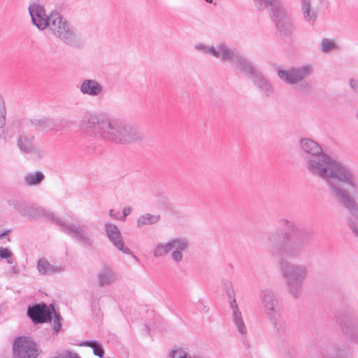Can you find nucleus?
<instances>
[{"label":"nucleus","instance_id":"f257e3e1","mask_svg":"<svg viewBox=\"0 0 358 358\" xmlns=\"http://www.w3.org/2000/svg\"><path fill=\"white\" fill-rule=\"evenodd\" d=\"M307 171L322 179L329 194L343 207L358 217V174L343 162L323 152L321 146L310 138L300 141Z\"/></svg>","mask_w":358,"mask_h":358},{"label":"nucleus","instance_id":"f03ea898","mask_svg":"<svg viewBox=\"0 0 358 358\" xmlns=\"http://www.w3.org/2000/svg\"><path fill=\"white\" fill-rule=\"evenodd\" d=\"M83 137L88 142L104 140L115 144L127 145L141 141L143 134L120 119L100 118L93 111H87L79 122Z\"/></svg>","mask_w":358,"mask_h":358},{"label":"nucleus","instance_id":"7ed1b4c3","mask_svg":"<svg viewBox=\"0 0 358 358\" xmlns=\"http://www.w3.org/2000/svg\"><path fill=\"white\" fill-rule=\"evenodd\" d=\"M312 236L311 231L294 223L288 224V231L280 237L278 234H271L268 245L276 248L282 259L299 257Z\"/></svg>","mask_w":358,"mask_h":358},{"label":"nucleus","instance_id":"20e7f679","mask_svg":"<svg viewBox=\"0 0 358 358\" xmlns=\"http://www.w3.org/2000/svg\"><path fill=\"white\" fill-rule=\"evenodd\" d=\"M279 271L285 280L288 294L294 299L299 298L303 292V285L308 275L307 266L282 260L279 264Z\"/></svg>","mask_w":358,"mask_h":358},{"label":"nucleus","instance_id":"39448f33","mask_svg":"<svg viewBox=\"0 0 358 358\" xmlns=\"http://www.w3.org/2000/svg\"><path fill=\"white\" fill-rule=\"evenodd\" d=\"M313 72V66L310 64L293 67L288 70H278V76L285 83L294 85V89L301 93L310 91L311 85L305 80Z\"/></svg>","mask_w":358,"mask_h":358},{"label":"nucleus","instance_id":"423d86ee","mask_svg":"<svg viewBox=\"0 0 358 358\" xmlns=\"http://www.w3.org/2000/svg\"><path fill=\"white\" fill-rule=\"evenodd\" d=\"M47 29H50L54 36L66 43H71L76 39V34L70 24L56 10L50 13Z\"/></svg>","mask_w":358,"mask_h":358},{"label":"nucleus","instance_id":"0eeeda50","mask_svg":"<svg viewBox=\"0 0 358 358\" xmlns=\"http://www.w3.org/2000/svg\"><path fill=\"white\" fill-rule=\"evenodd\" d=\"M260 302L273 329L279 333L283 328V324L278 320L279 314L277 310L278 301L273 292L270 289L262 291L260 294Z\"/></svg>","mask_w":358,"mask_h":358},{"label":"nucleus","instance_id":"6e6552de","mask_svg":"<svg viewBox=\"0 0 358 358\" xmlns=\"http://www.w3.org/2000/svg\"><path fill=\"white\" fill-rule=\"evenodd\" d=\"M275 27L281 36L289 37L295 31V26L287 8L282 4L270 13Z\"/></svg>","mask_w":358,"mask_h":358},{"label":"nucleus","instance_id":"1a4fd4ad","mask_svg":"<svg viewBox=\"0 0 358 358\" xmlns=\"http://www.w3.org/2000/svg\"><path fill=\"white\" fill-rule=\"evenodd\" d=\"M39 351L35 343L27 337L16 339L13 345V358H36Z\"/></svg>","mask_w":358,"mask_h":358},{"label":"nucleus","instance_id":"9d476101","mask_svg":"<svg viewBox=\"0 0 358 358\" xmlns=\"http://www.w3.org/2000/svg\"><path fill=\"white\" fill-rule=\"evenodd\" d=\"M62 230L68 235L76 238L80 243L85 247L92 245L93 239L87 231L85 225L60 223Z\"/></svg>","mask_w":358,"mask_h":358},{"label":"nucleus","instance_id":"9b49d317","mask_svg":"<svg viewBox=\"0 0 358 358\" xmlns=\"http://www.w3.org/2000/svg\"><path fill=\"white\" fill-rule=\"evenodd\" d=\"M105 231L107 237L117 249L124 254L132 255L134 259L138 261V257L132 254V252L128 247L125 246L121 231L117 225L110 222H106Z\"/></svg>","mask_w":358,"mask_h":358},{"label":"nucleus","instance_id":"f8f14e48","mask_svg":"<svg viewBox=\"0 0 358 358\" xmlns=\"http://www.w3.org/2000/svg\"><path fill=\"white\" fill-rule=\"evenodd\" d=\"M28 10L33 24L39 30L43 31L47 29L49 14L46 13L44 6L39 3L34 2L29 5Z\"/></svg>","mask_w":358,"mask_h":358},{"label":"nucleus","instance_id":"ddd939ff","mask_svg":"<svg viewBox=\"0 0 358 358\" xmlns=\"http://www.w3.org/2000/svg\"><path fill=\"white\" fill-rule=\"evenodd\" d=\"M79 90L83 95L90 97H99L105 94V87L103 83L91 78L83 79L80 83Z\"/></svg>","mask_w":358,"mask_h":358},{"label":"nucleus","instance_id":"4468645a","mask_svg":"<svg viewBox=\"0 0 358 358\" xmlns=\"http://www.w3.org/2000/svg\"><path fill=\"white\" fill-rule=\"evenodd\" d=\"M300 12L303 22L313 26L319 17V11L313 4V0H299Z\"/></svg>","mask_w":358,"mask_h":358},{"label":"nucleus","instance_id":"2eb2a0df","mask_svg":"<svg viewBox=\"0 0 358 358\" xmlns=\"http://www.w3.org/2000/svg\"><path fill=\"white\" fill-rule=\"evenodd\" d=\"M15 208L22 216L36 218L43 216L56 222H59V218L56 217L52 213L41 208H35L33 206H25L24 204H18L15 206Z\"/></svg>","mask_w":358,"mask_h":358},{"label":"nucleus","instance_id":"dca6fc26","mask_svg":"<svg viewBox=\"0 0 358 358\" xmlns=\"http://www.w3.org/2000/svg\"><path fill=\"white\" fill-rule=\"evenodd\" d=\"M17 145L23 153H35L41 156V150L36 146L34 136L24 132L21 133L17 138Z\"/></svg>","mask_w":358,"mask_h":358},{"label":"nucleus","instance_id":"f3484780","mask_svg":"<svg viewBox=\"0 0 358 358\" xmlns=\"http://www.w3.org/2000/svg\"><path fill=\"white\" fill-rule=\"evenodd\" d=\"M230 308L233 324L238 334L245 338L248 334V328L236 301L230 302Z\"/></svg>","mask_w":358,"mask_h":358},{"label":"nucleus","instance_id":"a211bd4d","mask_svg":"<svg viewBox=\"0 0 358 358\" xmlns=\"http://www.w3.org/2000/svg\"><path fill=\"white\" fill-rule=\"evenodd\" d=\"M28 316L35 323H43L51 320V313L45 304H36L27 310Z\"/></svg>","mask_w":358,"mask_h":358},{"label":"nucleus","instance_id":"6ab92c4d","mask_svg":"<svg viewBox=\"0 0 358 358\" xmlns=\"http://www.w3.org/2000/svg\"><path fill=\"white\" fill-rule=\"evenodd\" d=\"M232 62L238 72L247 75L251 78V80L255 76V74H257L259 72L239 52L236 53Z\"/></svg>","mask_w":358,"mask_h":358},{"label":"nucleus","instance_id":"aec40b11","mask_svg":"<svg viewBox=\"0 0 358 358\" xmlns=\"http://www.w3.org/2000/svg\"><path fill=\"white\" fill-rule=\"evenodd\" d=\"M189 248V243L185 237H175L174 248L173 247L171 257L176 264H180L183 259L182 252Z\"/></svg>","mask_w":358,"mask_h":358},{"label":"nucleus","instance_id":"412c9836","mask_svg":"<svg viewBox=\"0 0 358 358\" xmlns=\"http://www.w3.org/2000/svg\"><path fill=\"white\" fill-rule=\"evenodd\" d=\"M96 280L100 287L110 286L116 281L117 275L110 267L104 266L97 273Z\"/></svg>","mask_w":358,"mask_h":358},{"label":"nucleus","instance_id":"4be33fe9","mask_svg":"<svg viewBox=\"0 0 358 358\" xmlns=\"http://www.w3.org/2000/svg\"><path fill=\"white\" fill-rule=\"evenodd\" d=\"M37 270L42 275H50L64 271L65 266L52 264L45 258H41L37 262Z\"/></svg>","mask_w":358,"mask_h":358},{"label":"nucleus","instance_id":"5701e85b","mask_svg":"<svg viewBox=\"0 0 358 358\" xmlns=\"http://www.w3.org/2000/svg\"><path fill=\"white\" fill-rule=\"evenodd\" d=\"M252 80L266 96H269L273 93L272 85L260 72L255 74Z\"/></svg>","mask_w":358,"mask_h":358},{"label":"nucleus","instance_id":"b1692460","mask_svg":"<svg viewBox=\"0 0 358 358\" xmlns=\"http://www.w3.org/2000/svg\"><path fill=\"white\" fill-rule=\"evenodd\" d=\"M217 59L222 62H232L238 52L233 50L228 45L217 43Z\"/></svg>","mask_w":358,"mask_h":358},{"label":"nucleus","instance_id":"393cba45","mask_svg":"<svg viewBox=\"0 0 358 358\" xmlns=\"http://www.w3.org/2000/svg\"><path fill=\"white\" fill-rule=\"evenodd\" d=\"M341 330L344 336L358 345V325L357 324L346 320L341 325Z\"/></svg>","mask_w":358,"mask_h":358},{"label":"nucleus","instance_id":"a878e982","mask_svg":"<svg viewBox=\"0 0 358 358\" xmlns=\"http://www.w3.org/2000/svg\"><path fill=\"white\" fill-rule=\"evenodd\" d=\"M175 238H170L166 243H158L153 250V256L156 258L167 255L174 248Z\"/></svg>","mask_w":358,"mask_h":358},{"label":"nucleus","instance_id":"bb28decb","mask_svg":"<svg viewBox=\"0 0 358 358\" xmlns=\"http://www.w3.org/2000/svg\"><path fill=\"white\" fill-rule=\"evenodd\" d=\"M160 220V215L158 214L144 213L139 215L136 219V228L142 229L144 227L158 223Z\"/></svg>","mask_w":358,"mask_h":358},{"label":"nucleus","instance_id":"cd10ccee","mask_svg":"<svg viewBox=\"0 0 358 358\" xmlns=\"http://www.w3.org/2000/svg\"><path fill=\"white\" fill-rule=\"evenodd\" d=\"M320 50L324 54L331 53L340 50V46L334 38H323L320 42Z\"/></svg>","mask_w":358,"mask_h":358},{"label":"nucleus","instance_id":"c85d7f7f","mask_svg":"<svg viewBox=\"0 0 358 358\" xmlns=\"http://www.w3.org/2000/svg\"><path fill=\"white\" fill-rule=\"evenodd\" d=\"M45 176L41 171L30 172L24 177V182L29 186H35L41 184L44 180Z\"/></svg>","mask_w":358,"mask_h":358},{"label":"nucleus","instance_id":"c756f323","mask_svg":"<svg viewBox=\"0 0 358 358\" xmlns=\"http://www.w3.org/2000/svg\"><path fill=\"white\" fill-rule=\"evenodd\" d=\"M253 2L258 10H263L269 7L270 13L275 10V8L282 5L280 0H253Z\"/></svg>","mask_w":358,"mask_h":358},{"label":"nucleus","instance_id":"7c9ffc66","mask_svg":"<svg viewBox=\"0 0 358 358\" xmlns=\"http://www.w3.org/2000/svg\"><path fill=\"white\" fill-rule=\"evenodd\" d=\"M33 125L37 127V129L42 131H49L52 129L53 124L48 118L34 120L31 121Z\"/></svg>","mask_w":358,"mask_h":358},{"label":"nucleus","instance_id":"2f4dec72","mask_svg":"<svg viewBox=\"0 0 358 358\" xmlns=\"http://www.w3.org/2000/svg\"><path fill=\"white\" fill-rule=\"evenodd\" d=\"M83 345L90 347L93 349V352L95 355L103 357L104 355L103 349L101 345L96 341H86Z\"/></svg>","mask_w":358,"mask_h":358},{"label":"nucleus","instance_id":"473e14b6","mask_svg":"<svg viewBox=\"0 0 358 358\" xmlns=\"http://www.w3.org/2000/svg\"><path fill=\"white\" fill-rule=\"evenodd\" d=\"M222 287L227 294V296L229 297L230 302L236 300L235 298V292L233 289L232 282L228 280H224L222 282Z\"/></svg>","mask_w":358,"mask_h":358},{"label":"nucleus","instance_id":"72a5a7b5","mask_svg":"<svg viewBox=\"0 0 358 358\" xmlns=\"http://www.w3.org/2000/svg\"><path fill=\"white\" fill-rule=\"evenodd\" d=\"M1 259H6L9 264H13V253L8 248L0 247V260Z\"/></svg>","mask_w":358,"mask_h":358},{"label":"nucleus","instance_id":"f704fd0d","mask_svg":"<svg viewBox=\"0 0 358 358\" xmlns=\"http://www.w3.org/2000/svg\"><path fill=\"white\" fill-rule=\"evenodd\" d=\"M352 352L349 349L340 348L336 350L334 358H351Z\"/></svg>","mask_w":358,"mask_h":358},{"label":"nucleus","instance_id":"c9c22d12","mask_svg":"<svg viewBox=\"0 0 358 358\" xmlns=\"http://www.w3.org/2000/svg\"><path fill=\"white\" fill-rule=\"evenodd\" d=\"M210 45H207L203 43H199L194 45V49L200 52L204 55H208V51L210 49Z\"/></svg>","mask_w":358,"mask_h":358},{"label":"nucleus","instance_id":"e433bc0d","mask_svg":"<svg viewBox=\"0 0 358 358\" xmlns=\"http://www.w3.org/2000/svg\"><path fill=\"white\" fill-rule=\"evenodd\" d=\"M61 319L60 315L55 313L54 329L57 332H58L61 328V324L59 322Z\"/></svg>","mask_w":358,"mask_h":358},{"label":"nucleus","instance_id":"4c0bfd02","mask_svg":"<svg viewBox=\"0 0 358 358\" xmlns=\"http://www.w3.org/2000/svg\"><path fill=\"white\" fill-rule=\"evenodd\" d=\"M349 85L352 91L358 94V79L351 78L349 80Z\"/></svg>","mask_w":358,"mask_h":358},{"label":"nucleus","instance_id":"58836bf2","mask_svg":"<svg viewBox=\"0 0 358 358\" xmlns=\"http://www.w3.org/2000/svg\"><path fill=\"white\" fill-rule=\"evenodd\" d=\"M131 213V207H124L122 210V215H120L119 220L124 221L127 216H128Z\"/></svg>","mask_w":358,"mask_h":358},{"label":"nucleus","instance_id":"ea45409f","mask_svg":"<svg viewBox=\"0 0 358 358\" xmlns=\"http://www.w3.org/2000/svg\"><path fill=\"white\" fill-rule=\"evenodd\" d=\"M217 43L215 45H210L208 55L217 59Z\"/></svg>","mask_w":358,"mask_h":358},{"label":"nucleus","instance_id":"a19ab883","mask_svg":"<svg viewBox=\"0 0 358 358\" xmlns=\"http://www.w3.org/2000/svg\"><path fill=\"white\" fill-rule=\"evenodd\" d=\"M90 301L92 307L96 308V307L99 306V299H96V297L94 295H92L90 297Z\"/></svg>","mask_w":358,"mask_h":358},{"label":"nucleus","instance_id":"79ce46f5","mask_svg":"<svg viewBox=\"0 0 358 358\" xmlns=\"http://www.w3.org/2000/svg\"><path fill=\"white\" fill-rule=\"evenodd\" d=\"M109 215L111 218H113V219H115V220H119V217H120V213L118 211H115L113 209L110 210L109 211Z\"/></svg>","mask_w":358,"mask_h":358},{"label":"nucleus","instance_id":"37998d69","mask_svg":"<svg viewBox=\"0 0 358 358\" xmlns=\"http://www.w3.org/2000/svg\"><path fill=\"white\" fill-rule=\"evenodd\" d=\"M205 1L209 3H213V0H205Z\"/></svg>","mask_w":358,"mask_h":358},{"label":"nucleus","instance_id":"c03bdc74","mask_svg":"<svg viewBox=\"0 0 358 358\" xmlns=\"http://www.w3.org/2000/svg\"><path fill=\"white\" fill-rule=\"evenodd\" d=\"M201 311L206 312V311H208V309H206V306H203V310H201Z\"/></svg>","mask_w":358,"mask_h":358},{"label":"nucleus","instance_id":"a18cd8bd","mask_svg":"<svg viewBox=\"0 0 358 358\" xmlns=\"http://www.w3.org/2000/svg\"><path fill=\"white\" fill-rule=\"evenodd\" d=\"M6 233L1 234L0 235V238H1V237H2V236H4V235H6Z\"/></svg>","mask_w":358,"mask_h":358}]
</instances>
